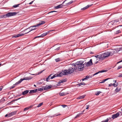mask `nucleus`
Here are the masks:
<instances>
[{
  "instance_id": "7ed1b4c3",
  "label": "nucleus",
  "mask_w": 122,
  "mask_h": 122,
  "mask_svg": "<svg viewBox=\"0 0 122 122\" xmlns=\"http://www.w3.org/2000/svg\"><path fill=\"white\" fill-rule=\"evenodd\" d=\"M74 71V69L72 67H70L68 70L66 69L63 70L62 72V73L63 75H66L68 74H71Z\"/></svg>"
},
{
  "instance_id": "7c9ffc66",
  "label": "nucleus",
  "mask_w": 122,
  "mask_h": 122,
  "mask_svg": "<svg viewBox=\"0 0 122 122\" xmlns=\"http://www.w3.org/2000/svg\"><path fill=\"white\" fill-rule=\"evenodd\" d=\"M108 71L107 70H101V71H100V72L101 73H102V72H107Z\"/></svg>"
},
{
  "instance_id": "69168bd1",
  "label": "nucleus",
  "mask_w": 122,
  "mask_h": 122,
  "mask_svg": "<svg viewBox=\"0 0 122 122\" xmlns=\"http://www.w3.org/2000/svg\"><path fill=\"white\" fill-rule=\"evenodd\" d=\"M89 76V78H91L93 76L92 75L91 76Z\"/></svg>"
},
{
  "instance_id": "39448f33",
  "label": "nucleus",
  "mask_w": 122,
  "mask_h": 122,
  "mask_svg": "<svg viewBox=\"0 0 122 122\" xmlns=\"http://www.w3.org/2000/svg\"><path fill=\"white\" fill-rule=\"evenodd\" d=\"M102 54L103 57V59L104 60L105 58L108 56L110 55V52H109V51H107L104 53H102Z\"/></svg>"
},
{
  "instance_id": "f704fd0d",
  "label": "nucleus",
  "mask_w": 122,
  "mask_h": 122,
  "mask_svg": "<svg viewBox=\"0 0 122 122\" xmlns=\"http://www.w3.org/2000/svg\"><path fill=\"white\" fill-rule=\"evenodd\" d=\"M118 83H117L116 84H115L114 83H113V85L114 87H116L118 85Z\"/></svg>"
},
{
  "instance_id": "9b49d317",
  "label": "nucleus",
  "mask_w": 122,
  "mask_h": 122,
  "mask_svg": "<svg viewBox=\"0 0 122 122\" xmlns=\"http://www.w3.org/2000/svg\"><path fill=\"white\" fill-rule=\"evenodd\" d=\"M65 6V5L61 4L56 6L55 7V8L56 9H58L60 8L63 7V6Z\"/></svg>"
},
{
  "instance_id": "cd10ccee",
  "label": "nucleus",
  "mask_w": 122,
  "mask_h": 122,
  "mask_svg": "<svg viewBox=\"0 0 122 122\" xmlns=\"http://www.w3.org/2000/svg\"><path fill=\"white\" fill-rule=\"evenodd\" d=\"M59 95L60 96H62L66 95V94L65 92H62L60 93Z\"/></svg>"
},
{
  "instance_id": "a878e982",
  "label": "nucleus",
  "mask_w": 122,
  "mask_h": 122,
  "mask_svg": "<svg viewBox=\"0 0 122 122\" xmlns=\"http://www.w3.org/2000/svg\"><path fill=\"white\" fill-rule=\"evenodd\" d=\"M23 97H20V98H18L17 99H15V100H13L12 101H11L10 102V103H12V102H14L15 101H17V100L20 99H21V98H23Z\"/></svg>"
},
{
  "instance_id": "0eeeda50",
  "label": "nucleus",
  "mask_w": 122,
  "mask_h": 122,
  "mask_svg": "<svg viewBox=\"0 0 122 122\" xmlns=\"http://www.w3.org/2000/svg\"><path fill=\"white\" fill-rule=\"evenodd\" d=\"M86 65L87 66H90L93 64L92 60V59H90V61L87 62L86 63Z\"/></svg>"
},
{
  "instance_id": "b1692460",
  "label": "nucleus",
  "mask_w": 122,
  "mask_h": 122,
  "mask_svg": "<svg viewBox=\"0 0 122 122\" xmlns=\"http://www.w3.org/2000/svg\"><path fill=\"white\" fill-rule=\"evenodd\" d=\"M12 116L11 113H10L8 114H7L5 116V117H10Z\"/></svg>"
},
{
  "instance_id": "bb28decb",
  "label": "nucleus",
  "mask_w": 122,
  "mask_h": 122,
  "mask_svg": "<svg viewBox=\"0 0 122 122\" xmlns=\"http://www.w3.org/2000/svg\"><path fill=\"white\" fill-rule=\"evenodd\" d=\"M102 92L100 91H97L96 92L95 94L97 96H98Z\"/></svg>"
},
{
  "instance_id": "1a4fd4ad",
  "label": "nucleus",
  "mask_w": 122,
  "mask_h": 122,
  "mask_svg": "<svg viewBox=\"0 0 122 122\" xmlns=\"http://www.w3.org/2000/svg\"><path fill=\"white\" fill-rule=\"evenodd\" d=\"M63 76L62 73L61 72L58 74L56 73L53 75V77L54 78L57 77H61Z\"/></svg>"
},
{
  "instance_id": "6e6d98bb",
  "label": "nucleus",
  "mask_w": 122,
  "mask_h": 122,
  "mask_svg": "<svg viewBox=\"0 0 122 122\" xmlns=\"http://www.w3.org/2000/svg\"><path fill=\"white\" fill-rule=\"evenodd\" d=\"M53 31V30H50V31H48L47 32H46V33H47V34H48L50 32V31Z\"/></svg>"
},
{
  "instance_id": "f03ea898",
  "label": "nucleus",
  "mask_w": 122,
  "mask_h": 122,
  "mask_svg": "<svg viewBox=\"0 0 122 122\" xmlns=\"http://www.w3.org/2000/svg\"><path fill=\"white\" fill-rule=\"evenodd\" d=\"M84 61H78L75 63L76 64L77 66V68L78 70L81 71L82 70L84 67V64H83Z\"/></svg>"
},
{
  "instance_id": "a211bd4d",
  "label": "nucleus",
  "mask_w": 122,
  "mask_h": 122,
  "mask_svg": "<svg viewBox=\"0 0 122 122\" xmlns=\"http://www.w3.org/2000/svg\"><path fill=\"white\" fill-rule=\"evenodd\" d=\"M61 114L59 113H57L56 114H55L54 115H52V116H51V117H54L57 116H58L61 115Z\"/></svg>"
},
{
  "instance_id": "f3484780",
  "label": "nucleus",
  "mask_w": 122,
  "mask_h": 122,
  "mask_svg": "<svg viewBox=\"0 0 122 122\" xmlns=\"http://www.w3.org/2000/svg\"><path fill=\"white\" fill-rule=\"evenodd\" d=\"M73 2V0H71L69 2H68V3L66 4V5H65V6H67L69 5H70Z\"/></svg>"
},
{
  "instance_id": "2eb2a0df",
  "label": "nucleus",
  "mask_w": 122,
  "mask_h": 122,
  "mask_svg": "<svg viewBox=\"0 0 122 122\" xmlns=\"http://www.w3.org/2000/svg\"><path fill=\"white\" fill-rule=\"evenodd\" d=\"M37 92V89H35L34 90H31L30 91L29 93H35Z\"/></svg>"
},
{
  "instance_id": "6e6552de",
  "label": "nucleus",
  "mask_w": 122,
  "mask_h": 122,
  "mask_svg": "<svg viewBox=\"0 0 122 122\" xmlns=\"http://www.w3.org/2000/svg\"><path fill=\"white\" fill-rule=\"evenodd\" d=\"M120 115L119 112H117L116 114H113L112 115V118L114 119L118 117Z\"/></svg>"
},
{
  "instance_id": "a19ab883",
  "label": "nucleus",
  "mask_w": 122,
  "mask_h": 122,
  "mask_svg": "<svg viewBox=\"0 0 122 122\" xmlns=\"http://www.w3.org/2000/svg\"><path fill=\"white\" fill-rule=\"evenodd\" d=\"M29 109V108L28 107H26L24 109V111H25L26 110H28Z\"/></svg>"
},
{
  "instance_id": "c9c22d12",
  "label": "nucleus",
  "mask_w": 122,
  "mask_h": 122,
  "mask_svg": "<svg viewBox=\"0 0 122 122\" xmlns=\"http://www.w3.org/2000/svg\"><path fill=\"white\" fill-rule=\"evenodd\" d=\"M55 61L56 62H58L60 61V59L59 58H58L55 59Z\"/></svg>"
},
{
  "instance_id": "4c0bfd02",
  "label": "nucleus",
  "mask_w": 122,
  "mask_h": 122,
  "mask_svg": "<svg viewBox=\"0 0 122 122\" xmlns=\"http://www.w3.org/2000/svg\"><path fill=\"white\" fill-rule=\"evenodd\" d=\"M100 73H101V72H100V71H99L97 72L95 74L93 75L92 76H95L96 75H97L98 74Z\"/></svg>"
},
{
  "instance_id": "ddd939ff",
  "label": "nucleus",
  "mask_w": 122,
  "mask_h": 122,
  "mask_svg": "<svg viewBox=\"0 0 122 122\" xmlns=\"http://www.w3.org/2000/svg\"><path fill=\"white\" fill-rule=\"evenodd\" d=\"M51 86H45L43 88V89L44 90H46L48 89L51 88Z\"/></svg>"
},
{
  "instance_id": "5fc2aeb1",
  "label": "nucleus",
  "mask_w": 122,
  "mask_h": 122,
  "mask_svg": "<svg viewBox=\"0 0 122 122\" xmlns=\"http://www.w3.org/2000/svg\"><path fill=\"white\" fill-rule=\"evenodd\" d=\"M118 49L119 50V51L121 50H122V47L118 48Z\"/></svg>"
},
{
  "instance_id": "20e7f679",
  "label": "nucleus",
  "mask_w": 122,
  "mask_h": 122,
  "mask_svg": "<svg viewBox=\"0 0 122 122\" xmlns=\"http://www.w3.org/2000/svg\"><path fill=\"white\" fill-rule=\"evenodd\" d=\"M31 79V78L30 77H25L23 79H21L20 80L16 82L14 85H17L19 84H20L24 80H30Z\"/></svg>"
},
{
  "instance_id": "6ab92c4d",
  "label": "nucleus",
  "mask_w": 122,
  "mask_h": 122,
  "mask_svg": "<svg viewBox=\"0 0 122 122\" xmlns=\"http://www.w3.org/2000/svg\"><path fill=\"white\" fill-rule=\"evenodd\" d=\"M29 92V90H26V91H25L23 92L22 93V94L23 95H24L27 93H28Z\"/></svg>"
},
{
  "instance_id": "393cba45",
  "label": "nucleus",
  "mask_w": 122,
  "mask_h": 122,
  "mask_svg": "<svg viewBox=\"0 0 122 122\" xmlns=\"http://www.w3.org/2000/svg\"><path fill=\"white\" fill-rule=\"evenodd\" d=\"M85 96V95H84V96L79 97L77 98V99H81L84 98Z\"/></svg>"
},
{
  "instance_id": "dca6fc26",
  "label": "nucleus",
  "mask_w": 122,
  "mask_h": 122,
  "mask_svg": "<svg viewBox=\"0 0 122 122\" xmlns=\"http://www.w3.org/2000/svg\"><path fill=\"white\" fill-rule=\"evenodd\" d=\"M109 52H110V55H113L116 52L113 49H111V51H110Z\"/></svg>"
},
{
  "instance_id": "c03bdc74",
  "label": "nucleus",
  "mask_w": 122,
  "mask_h": 122,
  "mask_svg": "<svg viewBox=\"0 0 122 122\" xmlns=\"http://www.w3.org/2000/svg\"><path fill=\"white\" fill-rule=\"evenodd\" d=\"M108 119H106V120L102 122H108Z\"/></svg>"
},
{
  "instance_id": "a18cd8bd",
  "label": "nucleus",
  "mask_w": 122,
  "mask_h": 122,
  "mask_svg": "<svg viewBox=\"0 0 122 122\" xmlns=\"http://www.w3.org/2000/svg\"><path fill=\"white\" fill-rule=\"evenodd\" d=\"M122 68V66H119L117 68V69L118 70Z\"/></svg>"
},
{
  "instance_id": "2f4dec72",
  "label": "nucleus",
  "mask_w": 122,
  "mask_h": 122,
  "mask_svg": "<svg viewBox=\"0 0 122 122\" xmlns=\"http://www.w3.org/2000/svg\"><path fill=\"white\" fill-rule=\"evenodd\" d=\"M47 35V33H43V34H42L41 35V37H42L44 36Z\"/></svg>"
},
{
  "instance_id": "37998d69",
  "label": "nucleus",
  "mask_w": 122,
  "mask_h": 122,
  "mask_svg": "<svg viewBox=\"0 0 122 122\" xmlns=\"http://www.w3.org/2000/svg\"><path fill=\"white\" fill-rule=\"evenodd\" d=\"M14 85V84L13 85ZM14 85H13V86H11V87H10V89H13V88H14L15 87V86H14Z\"/></svg>"
},
{
  "instance_id": "72a5a7b5",
  "label": "nucleus",
  "mask_w": 122,
  "mask_h": 122,
  "mask_svg": "<svg viewBox=\"0 0 122 122\" xmlns=\"http://www.w3.org/2000/svg\"><path fill=\"white\" fill-rule=\"evenodd\" d=\"M121 31L120 30H119L116 31V34H117L118 33H121Z\"/></svg>"
},
{
  "instance_id": "ea45409f",
  "label": "nucleus",
  "mask_w": 122,
  "mask_h": 122,
  "mask_svg": "<svg viewBox=\"0 0 122 122\" xmlns=\"http://www.w3.org/2000/svg\"><path fill=\"white\" fill-rule=\"evenodd\" d=\"M118 77H122V73H120L119 74Z\"/></svg>"
},
{
  "instance_id": "0e129e2a",
  "label": "nucleus",
  "mask_w": 122,
  "mask_h": 122,
  "mask_svg": "<svg viewBox=\"0 0 122 122\" xmlns=\"http://www.w3.org/2000/svg\"><path fill=\"white\" fill-rule=\"evenodd\" d=\"M122 62V60H121V61H119L118 62H117V64H118L119 63H120L121 62Z\"/></svg>"
},
{
  "instance_id": "09e8293b",
  "label": "nucleus",
  "mask_w": 122,
  "mask_h": 122,
  "mask_svg": "<svg viewBox=\"0 0 122 122\" xmlns=\"http://www.w3.org/2000/svg\"><path fill=\"white\" fill-rule=\"evenodd\" d=\"M80 115V114H77L76 116L75 117V118H76L78 117H79V116Z\"/></svg>"
},
{
  "instance_id": "58836bf2",
  "label": "nucleus",
  "mask_w": 122,
  "mask_h": 122,
  "mask_svg": "<svg viewBox=\"0 0 122 122\" xmlns=\"http://www.w3.org/2000/svg\"><path fill=\"white\" fill-rule=\"evenodd\" d=\"M115 50L116 51V53H118L119 51L118 50V48H117L115 49Z\"/></svg>"
},
{
  "instance_id": "4d7b16f0",
  "label": "nucleus",
  "mask_w": 122,
  "mask_h": 122,
  "mask_svg": "<svg viewBox=\"0 0 122 122\" xmlns=\"http://www.w3.org/2000/svg\"><path fill=\"white\" fill-rule=\"evenodd\" d=\"M33 105H30L29 107H28V108H29H29H31L33 107Z\"/></svg>"
},
{
  "instance_id": "4be33fe9",
  "label": "nucleus",
  "mask_w": 122,
  "mask_h": 122,
  "mask_svg": "<svg viewBox=\"0 0 122 122\" xmlns=\"http://www.w3.org/2000/svg\"><path fill=\"white\" fill-rule=\"evenodd\" d=\"M6 15H0V18L1 19V18H6Z\"/></svg>"
},
{
  "instance_id": "864d4df0",
  "label": "nucleus",
  "mask_w": 122,
  "mask_h": 122,
  "mask_svg": "<svg viewBox=\"0 0 122 122\" xmlns=\"http://www.w3.org/2000/svg\"><path fill=\"white\" fill-rule=\"evenodd\" d=\"M34 1V0L32 1L31 2H30L29 3V4L30 5H31L32 4V3H33Z\"/></svg>"
},
{
  "instance_id": "13d9d810",
  "label": "nucleus",
  "mask_w": 122,
  "mask_h": 122,
  "mask_svg": "<svg viewBox=\"0 0 122 122\" xmlns=\"http://www.w3.org/2000/svg\"><path fill=\"white\" fill-rule=\"evenodd\" d=\"M105 81L104 80H103L100 83H103Z\"/></svg>"
},
{
  "instance_id": "052dcab7",
  "label": "nucleus",
  "mask_w": 122,
  "mask_h": 122,
  "mask_svg": "<svg viewBox=\"0 0 122 122\" xmlns=\"http://www.w3.org/2000/svg\"><path fill=\"white\" fill-rule=\"evenodd\" d=\"M89 105H87L86 106V109H88L89 108Z\"/></svg>"
},
{
  "instance_id": "9d476101",
  "label": "nucleus",
  "mask_w": 122,
  "mask_h": 122,
  "mask_svg": "<svg viewBox=\"0 0 122 122\" xmlns=\"http://www.w3.org/2000/svg\"><path fill=\"white\" fill-rule=\"evenodd\" d=\"M66 81L67 80L66 78L63 79L59 81L57 85H59L61 83H63Z\"/></svg>"
},
{
  "instance_id": "473e14b6",
  "label": "nucleus",
  "mask_w": 122,
  "mask_h": 122,
  "mask_svg": "<svg viewBox=\"0 0 122 122\" xmlns=\"http://www.w3.org/2000/svg\"><path fill=\"white\" fill-rule=\"evenodd\" d=\"M20 5V4H17V5H14L13 6L15 8H16V7H18L19 5Z\"/></svg>"
},
{
  "instance_id": "8fccbe9b",
  "label": "nucleus",
  "mask_w": 122,
  "mask_h": 122,
  "mask_svg": "<svg viewBox=\"0 0 122 122\" xmlns=\"http://www.w3.org/2000/svg\"><path fill=\"white\" fill-rule=\"evenodd\" d=\"M77 66L76 65V67H74L73 68L74 70H76L77 69Z\"/></svg>"
},
{
  "instance_id": "c85d7f7f",
  "label": "nucleus",
  "mask_w": 122,
  "mask_h": 122,
  "mask_svg": "<svg viewBox=\"0 0 122 122\" xmlns=\"http://www.w3.org/2000/svg\"><path fill=\"white\" fill-rule=\"evenodd\" d=\"M86 84L84 82H81L79 84H78V85L79 86H80L82 85H85Z\"/></svg>"
},
{
  "instance_id": "338daca9",
  "label": "nucleus",
  "mask_w": 122,
  "mask_h": 122,
  "mask_svg": "<svg viewBox=\"0 0 122 122\" xmlns=\"http://www.w3.org/2000/svg\"><path fill=\"white\" fill-rule=\"evenodd\" d=\"M62 106L63 107H65L66 106L65 105H62Z\"/></svg>"
},
{
  "instance_id": "e2e57ef3",
  "label": "nucleus",
  "mask_w": 122,
  "mask_h": 122,
  "mask_svg": "<svg viewBox=\"0 0 122 122\" xmlns=\"http://www.w3.org/2000/svg\"><path fill=\"white\" fill-rule=\"evenodd\" d=\"M53 12H57V11H51L50 12H49V13H52Z\"/></svg>"
},
{
  "instance_id": "3c124183",
  "label": "nucleus",
  "mask_w": 122,
  "mask_h": 122,
  "mask_svg": "<svg viewBox=\"0 0 122 122\" xmlns=\"http://www.w3.org/2000/svg\"><path fill=\"white\" fill-rule=\"evenodd\" d=\"M85 78L86 79H87L89 78V76H86Z\"/></svg>"
},
{
  "instance_id": "5701e85b",
  "label": "nucleus",
  "mask_w": 122,
  "mask_h": 122,
  "mask_svg": "<svg viewBox=\"0 0 122 122\" xmlns=\"http://www.w3.org/2000/svg\"><path fill=\"white\" fill-rule=\"evenodd\" d=\"M17 112V111H14L13 112H11V115L12 116H13Z\"/></svg>"
},
{
  "instance_id": "774afa93",
  "label": "nucleus",
  "mask_w": 122,
  "mask_h": 122,
  "mask_svg": "<svg viewBox=\"0 0 122 122\" xmlns=\"http://www.w3.org/2000/svg\"><path fill=\"white\" fill-rule=\"evenodd\" d=\"M111 118H111L109 117V118H107L106 119H108V121L109 120L111 119Z\"/></svg>"
},
{
  "instance_id": "f8f14e48",
  "label": "nucleus",
  "mask_w": 122,
  "mask_h": 122,
  "mask_svg": "<svg viewBox=\"0 0 122 122\" xmlns=\"http://www.w3.org/2000/svg\"><path fill=\"white\" fill-rule=\"evenodd\" d=\"M97 56L98 57V58L99 59L103 60L102 54L99 55H97Z\"/></svg>"
},
{
  "instance_id": "de8ad7c7",
  "label": "nucleus",
  "mask_w": 122,
  "mask_h": 122,
  "mask_svg": "<svg viewBox=\"0 0 122 122\" xmlns=\"http://www.w3.org/2000/svg\"><path fill=\"white\" fill-rule=\"evenodd\" d=\"M60 49V47H58L55 50L56 51H58Z\"/></svg>"
},
{
  "instance_id": "49530a36",
  "label": "nucleus",
  "mask_w": 122,
  "mask_h": 122,
  "mask_svg": "<svg viewBox=\"0 0 122 122\" xmlns=\"http://www.w3.org/2000/svg\"><path fill=\"white\" fill-rule=\"evenodd\" d=\"M41 37V36H36V37H35L34 38V39H35L36 38H40V37Z\"/></svg>"
},
{
  "instance_id": "79ce46f5",
  "label": "nucleus",
  "mask_w": 122,
  "mask_h": 122,
  "mask_svg": "<svg viewBox=\"0 0 122 122\" xmlns=\"http://www.w3.org/2000/svg\"><path fill=\"white\" fill-rule=\"evenodd\" d=\"M87 8H88L87 7V6H86L85 7H84L83 8H82L81 10H85Z\"/></svg>"
},
{
  "instance_id": "bf43d9fd",
  "label": "nucleus",
  "mask_w": 122,
  "mask_h": 122,
  "mask_svg": "<svg viewBox=\"0 0 122 122\" xmlns=\"http://www.w3.org/2000/svg\"><path fill=\"white\" fill-rule=\"evenodd\" d=\"M92 5H87L86 6H87V7H88V8L89 7L91 6Z\"/></svg>"
},
{
  "instance_id": "f257e3e1",
  "label": "nucleus",
  "mask_w": 122,
  "mask_h": 122,
  "mask_svg": "<svg viewBox=\"0 0 122 122\" xmlns=\"http://www.w3.org/2000/svg\"><path fill=\"white\" fill-rule=\"evenodd\" d=\"M45 23V22L44 21H41L39 24H37L36 25H34L32 26H30L28 28L25 29L22 32H24L27 30H29V31L25 32L24 34L19 33L17 35H14L12 36V37L16 38L19 37L20 36H23L24 34H26L31 31L35 30L36 29L35 27H37L40 25H43Z\"/></svg>"
},
{
  "instance_id": "603ef678",
  "label": "nucleus",
  "mask_w": 122,
  "mask_h": 122,
  "mask_svg": "<svg viewBox=\"0 0 122 122\" xmlns=\"http://www.w3.org/2000/svg\"><path fill=\"white\" fill-rule=\"evenodd\" d=\"M72 65L73 66H74V67H76V65L75 64H75H72Z\"/></svg>"
},
{
  "instance_id": "4468645a",
  "label": "nucleus",
  "mask_w": 122,
  "mask_h": 122,
  "mask_svg": "<svg viewBox=\"0 0 122 122\" xmlns=\"http://www.w3.org/2000/svg\"><path fill=\"white\" fill-rule=\"evenodd\" d=\"M119 19H117V20H114L113 21H112L111 22L112 23V24H116L117 22H119Z\"/></svg>"
},
{
  "instance_id": "412c9836",
  "label": "nucleus",
  "mask_w": 122,
  "mask_h": 122,
  "mask_svg": "<svg viewBox=\"0 0 122 122\" xmlns=\"http://www.w3.org/2000/svg\"><path fill=\"white\" fill-rule=\"evenodd\" d=\"M51 75H52V74H51V75H50L49 76H48V77H47L46 78V81H48L50 79H51Z\"/></svg>"
},
{
  "instance_id": "e433bc0d",
  "label": "nucleus",
  "mask_w": 122,
  "mask_h": 122,
  "mask_svg": "<svg viewBox=\"0 0 122 122\" xmlns=\"http://www.w3.org/2000/svg\"><path fill=\"white\" fill-rule=\"evenodd\" d=\"M43 104L42 102L40 103L38 105L37 107H40Z\"/></svg>"
},
{
  "instance_id": "680f3d73",
  "label": "nucleus",
  "mask_w": 122,
  "mask_h": 122,
  "mask_svg": "<svg viewBox=\"0 0 122 122\" xmlns=\"http://www.w3.org/2000/svg\"><path fill=\"white\" fill-rule=\"evenodd\" d=\"M113 84H112V83H111L109 85V86H113Z\"/></svg>"
},
{
  "instance_id": "423d86ee",
  "label": "nucleus",
  "mask_w": 122,
  "mask_h": 122,
  "mask_svg": "<svg viewBox=\"0 0 122 122\" xmlns=\"http://www.w3.org/2000/svg\"><path fill=\"white\" fill-rule=\"evenodd\" d=\"M17 13L15 12H9L6 14V17H9L15 15Z\"/></svg>"
},
{
  "instance_id": "c756f323",
  "label": "nucleus",
  "mask_w": 122,
  "mask_h": 122,
  "mask_svg": "<svg viewBox=\"0 0 122 122\" xmlns=\"http://www.w3.org/2000/svg\"><path fill=\"white\" fill-rule=\"evenodd\" d=\"M37 89V91H41L43 90V88H39Z\"/></svg>"
},
{
  "instance_id": "aec40b11",
  "label": "nucleus",
  "mask_w": 122,
  "mask_h": 122,
  "mask_svg": "<svg viewBox=\"0 0 122 122\" xmlns=\"http://www.w3.org/2000/svg\"><path fill=\"white\" fill-rule=\"evenodd\" d=\"M121 88H118V87H117L116 88L115 90V91L116 92H119L121 90Z\"/></svg>"
}]
</instances>
